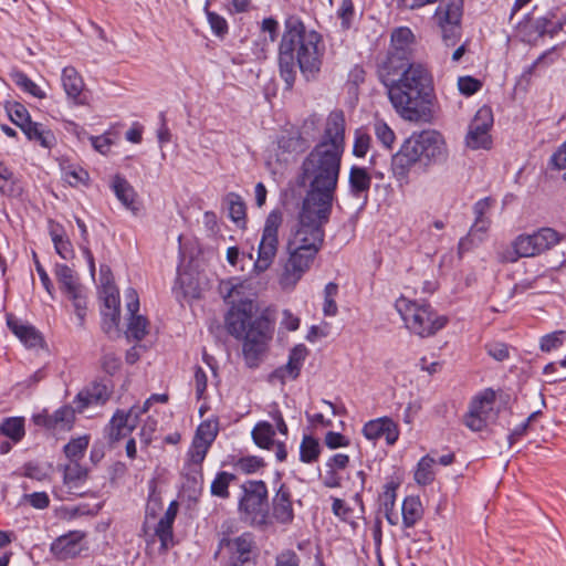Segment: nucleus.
I'll list each match as a JSON object with an SVG mask.
<instances>
[{"label":"nucleus","instance_id":"9b49d317","mask_svg":"<svg viewBox=\"0 0 566 566\" xmlns=\"http://www.w3.org/2000/svg\"><path fill=\"white\" fill-rule=\"evenodd\" d=\"M54 274L61 291L72 302L80 326L84 325L87 310L86 289L81 284L75 271L66 264L56 263Z\"/></svg>","mask_w":566,"mask_h":566},{"label":"nucleus","instance_id":"f704fd0d","mask_svg":"<svg viewBox=\"0 0 566 566\" xmlns=\"http://www.w3.org/2000/svg\"><path fill=\"white\" fill-rule=\"evenodd\" d=\"M277 146L283 154L296 155L307 148V143L298 133H289L279 138Z\"/></svg>","mask_w":566,"mask_h":566},{"label":"nucleus","instance_id":"69168bd1","mask_svg":"<svg viewBox=\"0 0 566 566\" xmlns=\"http://www.w3.org/2000/svg\"><path fill=\"white\" fill-rule=\"evenodd\" d=\"M488 354L497 361L509 358V347L504 343L495 342L486 345Z\"/></svg>","mask_w":566,"mask_h":566},{"label":"nucleus","instance_id":"c03bdc74","mask_svg":"<svg viewBox=\"0 0 566 566\" xmlns=\"http://www.w3.org/2000/svg\"><path fill=\"white\" fill-rule=\"evenodd\" d=\"M533 235L536 240L537 250H539L541 253L549 250L560 240L559 233L552 228H542L534 232Z\"/></svg>","mask_w":566,"mask_h":566},{"label":"nucleus","instance_id":"473e14b6","mask_svg":"<svg viewBox=\"0 0 566 566\" xmlns=\"http://www.w3.org/2000/svg\"><path fill=\"white\" fill-rule=\"evenodd\" d=\"M226 202L228 205L229 218L239 228H244L247 223V208L242 198L234 192H230L226 197Z\"/></svg>","mask_w":566,"mask_h":566},{"label":"nucleus","instance_id":"9d476101","mask_svg":"<svg viewBox=\"0 0 566 566\" xmlns=\"http://www.w3.org/2000/svg\"><path fill=\"white\" fill-rule=\"evenodd\" d=\"M464 0H444L434 11V20L447 46L455 45L462 34Z\"/></svg>","mask_w":566,"mask_h":566},{"label":"nucleus","instance_id":"4c0bfd02","mask_svg":"<svg viewBox=\"0 0 566 566\" xmlns=\"http://www.w3.org/2000/svg\"><path fill=\"white\" fill-rule=\"evenodd\" d=\"M0 193L7 197H18L21 193V187L12 171L2 161H0Z\"/></svg>","mask_w":566,"mask_h":566},{"label":"nucleus","instance_id":"a19ab883","mask_svg":"<svg viewBox=\"0 0 566 566\" xmlns=\"http://www.w3.org/2000/svg\"><path fill=\"white\" fill-rule=\"evenodd\" d=\"M321 453V446L316 438L304 436L300 446V460L304 463L316 461Z\"/></svg>","mask_w":566,"mask_h":566},{"label":"nucleus","instance_id":"6e6552de","mask_svg":"<svg viewBox=\"0 0 566 566\" xmlns=\"http://www.w3.org/2000/svg\"><path fill=\"white\" fill-rule=\"evenodd\" d=\"M395 308L405 322L406 327L420 337H430L442 329L448 318L439 315L427 302L411 301L400 296Z\"/></svg>","mask_w":566,"mask_h":566},{"label":"nucleus","instance_id":"0e129e2a","mask_svg":"<svg viewBox=\"0 0 566 566\" xmlns=\"http://www.w3.org/2000/svg\"><path fill=\"white\" fill-rule=\"evenodd\" d=\"M300 556L292 549H284L277 554L275 566H300Z\"/></svg>","mask_w":566,"mask_h":566},{"label":"nucleus","instance_id":"58836bf2","mask_svg":"<svg viewBox=\"0 0 566 566\" xmlns=\"http://www.w3.org/2000/svg\"><path fill=\"white\" fill-rule=\"evenodd\" d=\"M381 510L385 517L391 525L397 524V516L394 513L396 502V485L392 483L386 484L384 492L379 496Z\"/></svg>","mask_w":566,"mask_h":566},{"label":"nucleus","instance_id":"5fc2aeb1","mask_svg":"<svg viewBox=\"0 0 566 566\" xmlns=\"http://www.w3.org/2000/svg\"><path fill=\"white\" fill-rule=\"evenodd\" d=\"M209 448L210 444L202 442L199 439H193L188 451L190 463L200 467L207 455Z\"/></svg>","mask_w":566,"mask_h":566},{"label":"nucleus","instance_id":"5701e85b","mask_svg":"<svg viewBox=\"0 0 566 566\" xmlns=\"http://www.w3.org/2000/svg\"><path fill=\"white\" fill-rule=\"evenodd\" d=\"M138 422L130 416L129 411L117 410L108 426L106 427L107 439L111 444H115L119 440L129 436L137 427Z\"/></svg>","mask_w":566,"mask_h":566},{"label":"nucleus","instance_id":"f257e3e1","mask_svg":"<svg viewBox=\"0 0 566 566\" xmlns=\"http://www.w3.org/2000/svg\"><path fill=\"white\" fill-rule=\"evenodd\" d=\"M396 113L405 120L426 124L433 118V77L427 65L391 57L377 67Z\"/></svg>","mask_w":566,"mask_h":566},{"label":"nucleus","instance_id":"79ce46f5","mask_svg":"<svg viewBox=\"0 0 566 566\" xmlns=\"http://www.w3.org/2000/svg\"><path fill=\"white\" fill-rule=\"evenodd\" d=\"M0 431L13 442H19L24 436V421L19 417L7 418L1 423Z\"/></svg>","mask_w":566,"mask_h":566},{"label":"nucleus","instance_id":"393cba45","mask_svg":"<svg viewBox=\"0 0 566 566\" xmlns=\"http://www.w3.org/2000/svg\"><path fill=\"white\" fill-rule=\"evenodd\" d=\"M415 40L412 31L407 27H400L391 33V48L382 61H388L391 57H399L406 61L411 60L410 45Z\"/></svg>","mask_w":566,"mask_h":566},{"label":"nucleus","instance_id":"b1692460","mask_svg":"<svg viewBox=\"0 0 566 566\" xmlns=\"http://www.w3.org/2000/svg\"><path fill=\"white\" fill-rule=\"evenodd\" d=\"M541 254L536 240L532 234H520L512 243V249L500 254L502 262H516L520 258H531Z\"/></svg>","mask_w":566,"mask_h":566},{"label":"nucleus","instance_id":"774afa93","mask_svg":"<svg viewBox=\"0 0 566 566\" xmlns=\"http://www.w3.org/2000/svg\"><path fill=\"white\" fill-rule=\"evenodd\" d=\"M325 444L329 449H337L340 447H347L349 444V440L339 432L328 431L325 436Z\"/></svg>","mask_w":566,"mask_h":566},{"label":"nucleus","instance_id":"412c9836","mask_svg":"<svg viewBox=\"0 0 566 566\" xmlns=\"http://www.w3.org/2000/svg\"><path fill=\"white\" fill-rule=\"evenodd\" d=\"M349 193L360 200L359 209H363L368 201V193L371 187V175L368 169L360 166H352L348 175Z\"/></svg>","mask_w":566,"mask_h":566},{"label":"nucleus","instance_id":"bb28decb","mask_svg":"<svg viewBox=\"0 0 566 566\" xmlns=\"http://www.w3.org/2000/svg\"><path fill=\"white\" fill-rule=\"evenodd\" d=\"M62 85L67 98L76 105L86 104L85 96L82 95L84 82L78 72L73 66H66L62 71Z\"/></svg>","mask_w":566,"mask_h":566},{"label":"nucleus","instance_id":"4be33fe9","mask_svg":"<svg viewBox=\"0 0 566 566\" xmlns=\"http://www.w3.org/2000/svg\"><path fill=\"white\" fill-rule=\"evenodd\" d=\"M7 326L25 347H42V334L33 325L19 319L13 314H8Z\"/></svg>","mask_w":566,"mask_h":566},{"label":"nucleus","instance_id":"338daca9","mask_svg":"<svg viewBox=\"0 0 566 566\" xmlns=\"http://www.w3.org/2000/svg\"><path fill=\"white\" fill-rule=\"evenodd\" d=\"M157 429V420L154 418L148 417L146 421L144 422L139 436L140 440L145 446H148L153 440V433Z\"/></svg>","mask_w":566,"mask_h":566},{"label":"nucleus","instance_id":"6e6d98bb","mask_svg":"<svg viewBox=\"0 0 566 566\" xmlns=\"http://www.w3.org/2000/svg\"><path fill=\"white\" fill-rule=\"evenodd\" d=\"M371 137L361 130H356L353 145V155L356 157H365L369 150Z\"/></svg>","mask_w":566,"mask_h":566},{"label":"nucleus","instance_id":"603ef678","mask_svg":"<svg viewBox=\"0 0 566 566\" xmlns=\"http://www.w3.org/2000/svg\"><path fill=\"white\" fill-rule=\"evenodd\" d=\"M172 525L160 518L155 528V534L160 541V549L163 551H167L169 546L174 545Z\"/></svg>","mask_w":566,"mask_h":566},{"label":"nucleus","instance_id":"1a4fd4ad","mask_svg":"<svg viewBox=\"0 0 566 566\" xmlns=\"http://www.w3.org/2000/svg\"><path fill=\"white\" fill-rule=\"evenodd\" d=\"M282 220V213L279 210L271 211L265 219L258 247V258L253 265L258 274L265 272L274 262L279 250V229Z\"/></svg>","mask_w":566,"mask_h":566},{"label":"nucleus","instance_id":"8fccbe9b","mask_svg":"<svg viewBox=\"0 0 566 566\" xmlns=\"http://www.w3.org/2000/svg\"><path fill=\"white\" fill-rule=\"evenodd\" d=\"M373 127L376 138L386 148H391L396 139L394 130L382 119H376Z\"/></svg>","mask_w":566,"mask_h":566},{"label":"nucleus","instance_id":"7c9ffc66","mask_svg":"<svg viewBox=\"0 0 566 566\" xmlns=\"http://www.w3.org/2000/svg\"><path fill=\"white\" fill-rule=\"evenodd\" d=\"M23 134L29 140L36 142L44 148L50 149L56 143L53 132L45 128L41 123L32 122V124L24 129Z\"/></svg>","mask_w":566,"mask_h":566},{"label":"nucleus","instance_id":"2f4dec72","mask_svg":"<svg viewBox=\"0 0 566 566\" xmlns=\"http://www.w3.org/2000/svg\"><path fill=\"white\" fill-rule=\"evenodd\" d=\"M252 439L254 443L262 449L270 450L275 444L274 436L275 430L273 426L268 421L258 422L252 432Z\"/></svg>","mask_w":566,"mask_h":566},{"label":"nucleus","instance_id":"c9c22d12","mask_svg":"<svg viewBox=\"0 0 566 566\" xmlns=\"http://www.w3.org/2000/svg\"><path fill=\"white\" fill-rule=\"evenodd\" d=\"M51 239L54 243L56 253L64 260H71L74 256L73 245L64 233L62 227H55L50 230Z\"/></svg>","mask_w":566,"mask_h":566},{"label":"nucleus","instance_id":"e433bc0d","mask_svg":"<svg viewBox=\"0 0 566 566\" xmlns=\"http://www.w3.org/2000/svg\"><path fill=\"white\" fill-rule=\"evenodd\" d=\"M237 476L227 471H219L210 485L211 495L217 496L219 499L226 500L229 499L230 492L229 486L230 483L235 481Z\"/></svg>","mask_w":566,"mask_h":566},{"label":"nucleus","instance_id":"052dcab7","mask_svg":"<svg viewBox=\"0 0 566 566\" xmlns=\"http://www.w3.org/2000/svg\"><path fill=\"white\" fill-rule=\"evenodd\" d=\"M564 334H565L564 332H555V333L547 334V335L543 336L541 339V345H539L541 349L543 352L548 353L553 349L558 348L563 343L562 336Z\"/></svg>","mask_w":566,"mask_h":566},{"label":"nucleus","instance_id":"423d86ee","mask_svg":"<svg viewBox=\"0 0 566 566\" xmlns=\"http://www.w3.org/2000/svg\"><path fill=\"white\" fill-rule=\"evenodd\" d=\"M238 511L241 520L254 528L264 531L272 525L269 491L264 481L248 480L242 483Z\"/></svg>","mask_w":566,"mask_h":566},{"label":"nucleus","instance_id":"a18cd8bd","mask_svg":"<svg viewBox=\"0 0 566 566\" xmlns=\"http://www.w3.org/2000/svg\"><path fill=\"white\" fill-rule=\"evenodd\" d=\"M11 78L17 86L33 97H45V93L25 73L15 71L11 74Z\"/></svg>","mask_w":566,"mask_h":566},{"label":"nucleus","instance_id":"c756f323","mask_svg":"<svg viewBox=\"0 0 566 566\" xmlns=\"http://www.w3.org/2000/svg\"><path fill=\"white\" fill-rule=\"evenodd\" d=\"M112 188H113L117 199L127 209L132 210L133 212L138 210L135 207L136 192L125 178H123L120 176H115V178L113 179V182H112Z\"/></svg>","mask_w":566,"mask_h":566},{"label":"nucleus","instance_id":"37998d69","mask_svg":"<svg viewBox=\"0 0 566 566\" xmlns=\"http://www.w3.org/2000/svg\"><path fill=\"white\" fill-rule=\"evenodd\" d=\"M90 439L87 436L72 439L64 446V453L71 462H78L88 447Z\"/></svg>","mask_w":566,"mask_h":566},{"label":"nucleus","instance_id":"a211bd4d","mask_svg":"<svg viewBox=\"0 0 566 566\" xmlns=\"http://www.w3.org/2000/svg\"><path fill=\"white\" fill-rule=\"evenodd\" d=\"M126 310L129 314V322L126 335L128 338L142 340L148 333V321L145 316L138 315L139 297L136 290L129 287L125 291Z\"/></svg>","mask_w":566,"mask_h":566},{"label":"nucleus","instance_id":"3c124183","mask_svg":"<svg viewBox=\"0 0 566 566\" xmlns=\"http://www.w3.org/2000/svg\"><path fill=\"white\" fill-rule=\"evenodd\" d=\"M120 357L116 353L104 348L101 356L102 370L108 374L109 376H113L120 369Z\"/></svg>","mask_w":566,"mask_h":566},{"label":"nucleus","instance_id":"aec40b11","mask_svg":"<svg viewBox=\"0 0 566 566\" xmlns=\"http://www.w3.org/2000/svg\"><path fill=\"white\" fill-rule=\"evenodd\" d=\"M363 433L370 441H377L384 437L389 446L395 444L399 437L398 426L388 417L369 420L365 423Z\"/></svg>","mask_w":566,"mask_h":566},{"label":"nucleus","instance_id":"0eeeda50","mask_svg":"<svg viewBox=\"0 0 566 566\" xmlns=\"http://www.w3.org/2000/svg\"><path fill=\"white\" fill-rule=\"evenodd\" d=\"M332 208L304 203L298 217V228L287 244L306 251L313 249L318 252L324 242L325 231L323 226L328 222Z\"/></svg>","mask_w":566,"mask_h":566},{"label":"nucleus","instance_id":"dca6fc26","mask_svg":"<svg viewBox=\"0 0 566 566\" xmlns=\"http://www.w3.org/2000/svg\"><path fill=\"white\" fill-rule=\"evenodd\" d=\"M270 517L281 525H290L294 521L293 495L286 483L280 482L274 490Z\"/></svg>","mask_w":566,"mask_h":566},{"label":"nucleus","instance_id":"c85d7f7f","mask_svg":"<svg viewBox=\"0 0 566 566\" xmlns=\"http://www.w3.org/2000/svg\"><path fill=\"white\" fill-rule=\"evenodd\" d=\"M402 524L406 528L413 527L422 518V504L417 496H407L401 507Z\"/></svg>","mask_w":566,"mask_h":566},{"label":"nucleus","instance_id":"f8f14e48","mask_svg":"<svg viewBox=\"0 0 566 566\" xmlns=\"http://www.w3.org/2000/svg\"><path fill=\"white\" fill-rule=\"evenodd\" d=\"M287 251L289 259L284 265L282 284L295 285L303 274L310 270L318 252L313 249L302 251L291 244H287Z\"/></svg>","mask_w":566,"mask_h":566},{"label":"nucleus","instance_id":"ddd939ff","mask_svg":"<svg viewBox=\"0 0 566 566\" xmlns=\"http://www.w3.org/2000/svg\"><path fill=\"white\" fill-rule=\"evenodd\" d=\"M494 402L495 392L491 389L476 396L470 403L468 413L464 416V424L472 431L483 430L494 415Z\"/></svg>","mask_w":566,"mask_h":566},{"label":"nucleus","instance_id":"2eb2a0df","mask_svg":"<svg viewBox=\"0 0 566 566\" xmlns=\"http://www.w3.org/2000/svg\"><path fill=\"white\" fill-rule=\"evenodd\" d=\"M254 545V536L245 532L233 538L223 536L219 542V549L226 548L229 552L230 563L254 565L252 557Z\"/></svg>","mask_w":566,"mask_h":566},{"label":"nucleus","instance_id":"bf43d9fd","mask_svg":"<svg viewBox=\"0 0 566 566\" xmlns=\"http://www.w3.org/2000/svg\"><path fill=\"white\" fill-rule=\"evenodd\" d=\"M338 18L342 20V28L349 29L354 17V4L352 0H343L337 11Z\"/></svg>","mask_w":566,"mask_h":566},{"label":"nucleus","instance_id":"de8ad7c7","mask_svg":"<svg viewBox=\"0 0 566 566\" xmlns=\"http://www.w3.org/2000/svg\"><path fill=\"white\" fill-rule=\"evenodd\" d=\"M219 431V422L217 419H208L199 424L193 439L212 444Z\"/></svg>","mask_w":566,"mask_h":566},{"label":"nucleus","instance_id":"a878e982","mask_svg":"<svg viewBox=\"0 0 566 566\" xmlns=\"http://www.w3.org/2000/svg\"><path fill=\"white\" fill-rule=\"evenodd\" d=\"M109 390L105 384L92 382L85 389L81 390L75 397L77 411L82 412L90 406H102L109 399Z\"/></svg>","mask_w":566,"mask_h":566},{"label":"nucleus","instance_id":"f3484780","mask_svg":"<svg viewBox=\"0 0 566 566\" xmlns=\"http://www.w3.org/2000/svg\"><path fill=\"white\" fill-rule=\"evenodd\" d=\"M103 297V323L102 328L106 334H111L113 331H116L119 324L120 312H119V292L113 283L108 281L104 283V289L102 290Z\"/></svg>","mask_w":566,"mask_h":566},{"label":"nucleus","instance_id":"49530a36","mask_svg":"<svg viewBox=\"0 0 566 566\" xmlns=\"http://www.w3.org/2000/svg\"><path fill=\"white\" fill-rule=\"evenodd\" d=\"M87 478V470L78 464V462H71L65 465L63 472V480L70 488L78 486L81 482Z\"/></svg>","mask_w":566,"mask_h":566},{"label":"nucleus","instance_id":"e2e57ef3","mask_svg":"<svg viewBox=\"0 0 566 566\" xmlns=\"http://www.w3.org/2000/svg\"><path fill=\"white\" fill-rule=\"evenodd\" d=\"M23 500L38 510L46 509L50 504V497L45 492L24 494Z\"/></svg>","mask_w":566,"mask_h":566},{"label":"nucleus","instance_id":"4d7b16f0","mask_svg":"<svg viewBox=\"0 0 566 566\" xmlns=\"http://www.w3.org/2000/svg\"><path fill=\"white\" fill-rule=\"evenodd\" d=\"M207 18L212 32L217 36L223 38L228 33V22L223 17L216 12L207 11Z\"/></svg>","mask_w":566,"mask_h":566},{"label":"nucleus","instance_id":"ea45409f","mask_svg":"<svg viewBox=\"0 0 566 566\" xmlns=\"http://www.w3.org/2000/svg\"><path fill=\"white\" fill-rule=\"evenodd\" d=\"M436 460L430 455L422 457L415 472V481L420 485H428L434 480L433 464Z\"/></svg>","mask_w":566,"mask_h":566},{"label":"nucleus","instance_id":"864d4df0","mask_svg":"<svg viewBox=\"0 0 566 566\" xmlns=\"http://www.w3.org/2000/svg\"><path fill=\"white\" fill-rule=\"evenodd\" d=\"M54 421L59 429H70L75 419V409L71 406H62L53 412Z\"/></svg>","mask_w":566,"mask_h":566},{"label":"nucleus","instance_id":"f03ea898","mask_svg":"<svg viewBox=\"0 0 566 566\" xmlns=\"http://www.w3.org/2000/svg\"><path fill=\"white\" fill-rule=\"evenodd\" d=\"M345 149V117L342 111L332 112L321 142L308 153L301 166L298 184L308 185L304 203L332 208Z\"/></svg>","mask_w":566,"mask_h":566},{"label":"nucleus","instance_id":"7ed1b4c3","mask_svg":"<svg viewBox=\"0 0 566 566\" xmlns=\"http://www.w3.org/2000/svg\"><path fill=\"white\" fill-rule=\"evenodd\" d=\"M324 51L319 33L307 31L300 18L289 17L279 52L280 73L287 87L295 82L296 65L307 81L315 78L321 71Z\"/></svg>","mask_w":566,"mask_h":566},{"label":"nucleus","instance_id":"09e8293b","mask_svg":"<svg viewBox=\"0 0 566 566\" xmlns=\"http://www.w3.org/2000/svg\"><path fill=\"white\" fill-rule=\"evenodd\" d=\"M264 465V460L256 455L242 457L234 463V468L245 474L255 473Z\"/></svg>","mask_w":566,"mask_h":566},{"label":"nucleus","instance_id":"20e7f679","mask_svg":"<svg viewBox=\"0 0 566 566\" xmlns=\"http://www.w3.org/2000/svg\"><path fill=\"white\" fill-rule=\"evenodd\" d=\"M251 300H241L228 311L224 323L228 333L243 340L242 353L250 368L259 366L273 335V323L265 315L254 316Z\"/></svg>","mask_w":566,"mask_h":566},{"label":"nucleus","instance_id":"cd10ccee","mask_svg":"<svg viewBox=\"0 0 566 566\" xmlns=\"http://www.w3.org/2000/svg\"><path fill=\"white\" fill-rule=\"evenodd\" d=\"M306 355V347L302 344L296 345L291 349L287 363L284 366L277 368L274 371V376L284 379L285 375H287L291 379H296L300 375Z\"/></svg>","mask_w":566,"mask_h":566},{"label":"nucleus","instance_id":"6ab92c4d","mask_svg":"<svg viewBox=\"0 0 566 566\" xmlns=\"http://www.w3.org/2000/svg\"><path fill=\"white\" fill-rule=\"evenodd\" d=\"M84 537L85 534L83 532L71 531L55 538L50 546V551L60 560L74 558L82 551L81 542Z\"/></svg>","mask_w":566,"mask_h":566},{"label":"nucleus","instance_id":"39448f33","mask_svg":"<svg viewBox=\"0 0 566 566\" xmlns=\"http://www.w3.org/2000/svg\"><path fill=\"white\" fill-rule=\"evenodd\" d=\"M449 148L444 136L436 129L412 133L391 156V172L400 184L408 182L410 170L417 164L428 168L448 161Z\"/></svg>","mask_w":566,"mask_h":566},{"label":"nucleus","instance_id":"13d9d810","mask_svg":"<svg viewBox=\"0 0 566 566\" xmlns=\"http://www.w3.org/2000/svg\"><path fill=\"white\" fill-rule=\"evenodd\" d=\"M481 86V82L472 76H461L458 80L459 91L467 96L476 93Z\"/></svg>","mask_w":566,"mask_h":566},{"label":"nucleus","instance_id":"680f3d73","mask_svg":"<svg viewBox=\"0 0 566 566\" xmlns=\"http://www.w3.org/2000/svg\"><path fill=\"white\" fill-rule=\"evenodd\" d=\"M195 388H196V397L197 400L203 398V395L207 389L208 378L206 371L200 366H196L195 368Z\"/></svg>","mask_w":566,"mask_h":566},{"label":"nucleus","instance_id":"72a5a7b5","mask_svg":"<svg viewBox=\"0 0 566 566\" xmlns=\"http://www.w3.org/2000/svg\"><path fill=\"white\" fill-rule=\"evenodd\" d=\"M4 107L10 120L22 132L32 124L30 113L23 104L19 102H7Z\"/></svg>","mask_w":566,"mask_h":566},{"label":"nucleus","instance_id":"4468645a","mask_svg":"<svg viewBox=\"0 0 566 566\" xmlns=\"http://www.w3.org/2000/svg\"><path fill=\"white\" fill-rule=\"evenodd\" d=\"M493 125V114L490 107H481L473 117L465 137L467 146L472 149L491 146L490 128Z\"/></svg>","mask_w":566,"mask_h":566}]
</instances>
